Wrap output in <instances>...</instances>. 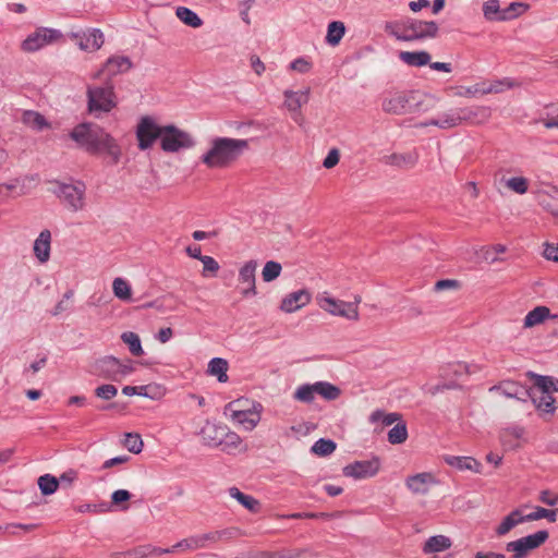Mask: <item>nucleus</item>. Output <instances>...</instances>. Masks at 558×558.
I'll list each match as a JSON object with an SVG mask.
<instances>
[{
	"mask_svg": "<svg viewBox=\"0 0 558 558\" xmlns=\"http://www.w3.org/2000/svg\"><path fill=\"white\" fill-rule=\"evenodd\" d=\"M281 264L275 260H269L265 264L262 277L265 282H271L277 279L281 274Z\"/></svg>",
	"mask_w": 558,
	"mask_h": 558,
	"instance_id": "obj_53",
	"label": "nucleus"
},
{
	"mask_svg": "<svg viewBox=\"0 0 558 558\" xmlns=\"http://www.w3.org/2000/svg\"><path fill=\"white\" fill-rule=\"evenodd\" d=\"M22 121L25 125L36 131H41L49 126L45 117L36 111H25L23 113Z\"/></svg>",
	"mask_w": 558,
	"mask_h": 558,
	"instance_id": "obj_37",
	"label": "nucleus"
},
{
	"mask_svg": "<svg viewBox=\"0 0 558 558\" xmlns=\"http://www.w3.org/2000/svg\"><path fill=\"white\" fill-rule=\"evenodd\" d=\"M502 13L498 0H488L483 4L484 17L488 21H499L498 16Z\"/></svg>",
	"mask_w": 558,
	"mask_h": 558,
	"instance_id": "obj_55",
	"label": "nucleus"
},
{
	"mask_svg": "<svg viewBox=\"0 0 558 558\" xmlns=\"http://www.w3.org/2000/svg\"><path fill=\"white\" fill-rule=\"evenodd\" d=\"M86 96L87 110L96 118L104 113H109L118 105L114 86L111 81H106L102 86L88 85Z\"/></svg>",
	"mask_w": 558,
	"mask_h": 558,
	"instance_id": "obj_4",
	"label": "nucleus"
},
{
	"mask_svg": "<svg viewBox=\"0 0 558 558\" xmlns=\"http://www.w3.org/2000/svg\"><path fill=\"white\" fill-rule=\"evenodd\" d=\"M337 448V445L331 439L320 438L314 442L311 451L318 457H327L331 454Z\"/></svg>",
	"mask_w": 558,
	"mask_h": 558,
	"instance_id": "obj_44",
	"label": "nucleus"
},
{
	"mask_svg": "<svg viewBox=\"0 0 558 558\" xmlns=\"http://www.w3.org/2000/svg\"><path fill=\"white\" fill-rule=\"evenodd\" d=\"M558 508L555 510H549L542 507H536L534 512H531L524 515L525 521H536L541 519H547L549 522L557 521Z\"/></svg>",
	"mask_w": 558,
	"mask_h": 558,
	"instance_id": "obj_48",
	"label": "nucleus"
},
{
	"mask_svg": "<svg viewBox=\"0 0 558 558\" xmlns=\"http://www.w3.org/2000/svg\"><path fill=\"white\" fill-rule=\"evenodd\" d=\"M132 65L130 58L125 56H112L105 62L102 68L93 75V78L98 80L102 74H107V81H111L113 76L128 72Z\"/></svg>",
	"mask_w": 558,
	"mask_h": 558,
	"instance_id": "obj_14",
	"label": "nucleus"
},
{
	"mask_svg": "<svg viewBox=\"0 0 558 558\" xmlns=\"http://www.w3.org/2000/svg\"><path fill=\"white\" fill-rule=\"evenodd\" d=\"M340 160V151L338 148H331L326 158L324 159L323 161V166L326 168V169H331L333 168L335 166L338 165Z\"/></svg>",
	"mask_w": 558,
	"mask_h": 558,
	"instance_id": "obj_61",
	"label": "nucleus"
},
{
	"mask_svg": "<svg viewBox=\"0 0 558 558\" xmlns=\"http://www.w3.org/2000/svg\"><path fill=\"white\" fill-rule=\"evenodd\" d=\"M112 290L118 299L122 301L131 300V286L126 280L122 278H116L112 283Z\"/></svg>",
	"mask_w": 558,
	"mask_h": 558,
	"instance_id": "obj_50",
	"label": "nucleus"
},
{
	"mask_svg": "<svg viewBox=\"0 0 558 558\" xmlns=\"http://www.w3.org/2000/svg\"><path fill=\"white\" fill-rule=\"evenodd\" d=\"M174 553L177 550H196L203 548V544H201V539L198 535L191 536L184 539H181L177 544L173 545Z\"/></svg>",
	"mask_w": 558,
	"mask_h": 558,
	"instance_id": "obj_56",
	"label": "nucleus"
},
{
	"mask_svg": "<svg viewBox=\"0 0 558 558\" xmlns=\"http://www.w3.org/2000/svg\"><path fill=\"white\" fill-rule=\"evenodd\" d=\"M399 58L410 66H424L429 63L430 54L427 51H401Z\"/></svg>",
	"mask_w": 558,
	"mask_h": 558,
	"instance_id": "obj_31",
	"label": "nucleus"
},
{
	"mask_svg": "<svg viewBox=\"0 0 558 558\" xmlns=\"http://www.w3.org/2000/svg\"><path fill=\"white\" fill-rule=\"evenodd\" d=\"M229 494L247 510L256 512L259 509V501L250 495L243 494L239 488L231 487Z\"/></svg>",
	"mask_w": 558,
	"mask_h": 558,
	"instance_id": "obj_39",
	"label": "nucleus"
},
{
	"mask_svg": "<svg viewBox=\"0 0 558 558\" xmlns=\"http://www.w3.org/2000/svg\"><path fill=\"white\" fill-rule=\"evenodd\" d=\"M218 446L228 454H235L236 452L245 451L241 437L234 432L227 430V427L223 428V435L221 440L218 442Z\"/></svg>",
	"mask_w": 558,
	"mask_h": 558,
	"instance_id": "obj_23",
	"label": "nucleus"
},
{
	"mask_svg": "<svg viewBox=\"0 0 558 558\" xmlns=\"http://www.w3.org/2000/svg\"><path fill=\"white\" fill-rule=\"evenodd\" d=\"M162 125L155 122L151 117H143L136 126L137 146L141 150H147L153 147L157 140H160Z\"/></svg>",
	"mask_w": 558,
	"mask_h": 558,
	"instance_id": "obj_8",
	"label": "nucleus"
},
{
	"mask_svg": "<svg viewBox=\"0 0 558 558\" xmlns=\"http://www.w3.org/2000/svg\"><path fill=\"white\" fill-rule=\"evenodd\" d=\"M311 89L307 87L303 90L294 92L291 89H286L283 92L284 102L283 106L291 113L292 119L299 124H303V114L301 112V108L306 105L310 100Z\"/></svg>",
	"mask_w": 558,
	"mask_h": 558,
	"instance_id": "obj_12",
	"label": "nucleus"
},
{
	"mask_svg": "<svg viewBox=\"0 0 558 558\" xmlns=\"http://www.w3.org/2000/svg\"><path fill=\"white\" fill-rule=\"evenodd\" d=\"M223 428L225 426L207 423L202 429L203 439L208 446L219 447L218 442L223 435Z\"/></svg>",
	"mask_w": 558,
	"mask_h": 558,
	"instance_id": "obj_34",
	"label": "nucleus"
},
{
	"mask_svg": "<svg viewBox=\"0 0 558 558\" xmlns=\"http://www.w3.org/2000/svg\"><path fill=\"white\" fill-rule=\"evenodd\" d=\"M538 204L543 209L554 216H558V187L555 185H547L536 192Z\"/></svg>",
	"mask_w": 558,
	"mask_h": 558,
	"instance_id": "obj_20",
	"label": "nucleus"
},
{
	"mask_svg": "<svg viewBox=\"0 0 558 558\" xmlns=\"http://www.w3.org/2000/svg\"><path fill=\"white\" fill-rule=\"evenodd\" d=\"M345 32L344 24L339 21L331 22L328 25L326 40L328 44L335 46L338 45L343 37Z\"/></svg>",
	"mask_w": 558,
	"mask_h": 558,
	"instance_id": "obj_43",
	"label": "nucleus"
},
{
	"mask_svg": "<svg viewBox=\"0 0 558 558\" xmlns=\"http://www.w3.org/2000/svg\"><path fill=\"white\" fill-rule=\"evenodd\" d=\"M432 482L430 473H418L407 478V486L414 494H426Z\"/></svg>",
	"mask_w": 558,
	"mask_h": 558,
	"instance_id": "obj_29",
	"label": "nucleus"
},
{
	"mask_svg": "<svg viewBox=\"0 0 558 558\" xmlns=\"http://www.w3.org/2000/svg\"><path fill=\"white\" fill-rule=\"evenodd\" d=\"M500 391L507 398H514L525 401L527 399V391L525 387L515 381H502L499 385L493 386L490 391Z\"/></svg>",
	"mask_w": 558,
	"mask_h": 558,
	"instance_id": "obj_24",
	"label": "nucleus"
},
{
	"mask_svg": "<svg viewBox=\"0 0 558 558\" xmlns=\"http://www.w3.org/2000/svg\"><path fill=\"white\" fill-rule=\"evenodd\" d=\"M505 185L517 194H525L529 190V180L524 177H512L505 181Z\"/></svg>",
	"mask_w": 558,
	"mask_h": 558,
	"instance_id": "obj_54",
	"label": "nucleus"
},
{
	"mask_svg": "<svg viewBox=\"0 0 558 558\" xmlns=\"http://www.w3.org/2000/svg\"><path fill=\"white\" fill-rule=\"evenodd\" d=\"M311 293L306 289H301L286 295L280 304V310L284 313H293L311 302Z\"/></svg>",
	"mask_w": 558,
	"mask_h": 558,
	"instance_id": "obj_18",
	"label": "nucleus"
},
{
	"mask_svg": "<svg viewBox=\"0 0 558 558\" xmlns=\"http://www.w3.org/2000/svg\"><path fill=\"white\" fill-rule=\"evenodd\" d=\"M124 446L133 453H140L143 450V440L138 434L126 433Z\"/></svg>",
	"mask_w": 558,
	"mask_h": 558,
	"instance_id": "obj_58",
	"label": "nucleus"
},
{
	"mask_svg": "<svg viewBox=\"0 0 558 558\" xmlns=\"http://www.w3.org/2000/svg\"><path fill=\"white\" fill-rule=\"evenodd\" d=\"M315 390L316 395L320 396L327 401H335L341 396V389L328 381H316Z\"/></svg>",
	"mask_w": 558,
	"mask_h": 558,
	"instance_id": "obj_35",
	"label": "nucleus"
},
{
	"mask_svg": "<svg viewBox=\"0 0 558 558\" xmlns=\"http://www.w3.org/2000/svg\"><path fill=\"white\" fill-rule=\"evenodd\" d=\"M452 541L446 535H434L426 539L422 547L425 555L437 554L449 549Z\"/></svg>",
	"mask_w": 558,
	"mask_h": 558,
	"instance_id": "obj_27",
	"label": "nucleus"
},
{
	"mask_svg": "<svg viewBox=\"0 0 558 558\" xmlns=\"http://www.w3.org/2000/svg\"><path fill=\"white\" fill-rule=\"evenodd\" d=\"M361 302V296L355 295L353 302H345L341 300L333 299L331 296H320L318 299V304L320 308L325 312L329 313L333 316H340L347 318L349 320H357L359 315V304Z\"/></svg>",
	"mask_w": 558,
	"mask_h": 558,
	"instance_id": "obj_6",
	"label": "nucleus"
},
{
	"mask_svg": "<svg viewBox=\"0 0 558 558\" xmlns=\"http://www.w3.org/2000/svg\"><path fill=\"white\" fill-rule=\"evenodd\" d=\"M524 434V428L521 426H511L506 428L501 433V440L507 441L508 438L512 437L515 439H520Z\"/></svg>",
	"mask_w": 558,
	"mask_h": 558,
	"instance_id": "obj_63",
	"label": "nucleus"
},
{
	"mask_svg": "<svg viewBox=\"0 0 558 558\" xmlns=\"http://www.w3.org/2000/svg\"><path fill=\"white\" fill-rule=\"evenodd\" d=\"M231 417L240 425H243L247 430H252L260 421L258 412L245 410H234Z\"/></svg>",
	"mask_w": 558,
	"mask_h": 558,
	"instance_id": "obj_30",
	"label": "nucleus"
},
{
	"mask_svg": "<svg viewBox=\"0 0 558 558\" xmlns=\"http://www.w3.org/2000/svg\"><path fill=\"white\" fill-rule=\"evenodd\" d=\"M520 85L521 84L519 82L513 81L509 77H505L502 80H498V81L490 83L486 87H482L481 94L482 95L498 94V93L504 92L506 88L510 89V88L519 87Z\"/></svg>",
	"mask_w": 558,
	"mask_h": 558,
	"instance_id": "obj_38",
	"label": "nucleus"
},
{
	"mask_svg": "<svg viewBox=\"0 0 558 558\" xmlns=\"http://www.w3.org/2000/svg\"><path fill=\"white\" fill-rule=\"evenodd\" d=\"M533 388L547 393H550V391H558V379L550 376L538 375Z\"/></svg>",
	"mask_w": 558,
	"mask_h": 558,
	"instance_id": "obj_52",
	"label": "nucleus"
},
{
	"mask_svg": "<svg viewBox=\"0 0 558 558\" xmlns=\"http://www.w3.org/2000/svg\"><path fill=\"white\" fill-rule=\"evenodd\" d=\"M250 147V141L217 136L210 140L209 149L201 160L210 169H223L233 165Z\"/></svg>",
	"mask_w": 558,
	"mask_h": 558,
	"instance_id": "obj_2",
	"label": "nucleus"
},
{
	"mask_svg": "<svg viewBox=\"0 0 558 558\" xmlns=\"http://www.w3.org/2000/svg\"><path fill=\"white\" fill-rule=\"evenodd\" d=\"M51 232L48 229L43 230L34 242L33 251L37 260L45 264L50 258Z\"/></svg>",
	"mask_w": 558,
	"mask_h": 558,
	"instance_id": "obj_22",
	"label": "nucleus"
},
{
	"mask_svg": "<svg viewBox=\"0 0 558 558\" xmlns=\"http://www.w3.org/2000/svg\"><path fill=\"white\" fill-rule=\"evenodd\" d=\"M229 364L227 360L221 357H214L208 363V374L211 376H216L219 383L228 381V372Z\"/></svg>",
	"mask_w": 558,
	"mask_h": 558,
	"instance_id": "obj_33",
	"label": "nucleus"
},
{
	"mask_svg": "<svg viewBox=\"0 0 558 558\" xmlns=\"http://www.w3.org/2000/svg\"><path fill=\"white\" fill-rule=\"evenodd\" d=\"M85 191L86 186L83 182H76L75 184L60 183L58 195L71 210L77 211L85 206Z\"/></svg>",
	"mask_w": 558,
	"mask_h": 558,
	"instance_id": "obj_9",
	"label": "nucleus"
},
{
	"mask_svg": "<svg viewBox=\"0 0 558 558\" xmlns=\"http://www.w3.org/2000/svg\"><path fill=\"white\" fill-rule=\"evenodd\" d=\"M418 156L416 153L399 154L393 153L384 157V162L398 168H412L416 165Z\"/></svg>",
	"mask_w": 558,
	"mask_h": 558,
	"instance_id": "obj_28",
	"label": "nucleus"
},
{
	"mask_svg": "<svg viewBox=\"0 0 558 558\" xmlns=\"http://www.w3.org/2000/svg\"><path fill=\"white\" fill-rule=\"evenodd\" d=\"M38 486L43 495L48 496L53 494L59 487V481L57 477L45 474L39 476Z\"/></svg>",
	"mask_w": 558,
	"mask_h": 558,
	"instance_id": "obj_49",
	"label": "nucleus"
},
{
	"mask_svg": "<svg viewBox=\"0 0 558 558\" xmlns=\"http://www.w3.org/2000/svg\"><path fill=\"white\" fill-rule=\"evenodd\" d=\"M195 145L193 136L173 124L162 125L160 147L165 153H178Z\"/></svg>",
	"mask_w": 558,
	"mask_h": 558,
	"instance_id": "obj_5",
	"label": "nucleus"
},
{
	"mask_svg": "<svg viewBox=\"0 0 558 558\" xmlns=\"http://www.w3.org/2000/svg\"><path fill=\"white\" fill-rule=\"evenodd\" d=\"M550 311L546 306H537L531 312H529L524 318L525 327H533L543 323L547 317H549Z\"/></svg>",
	"mask_w": 558,
	"mask_h": 558,
	"instance_id": "obj_40",
	"label": "nucleus"
},
{
	"mask_svg": "<svg viewBox=\"0 0 558 558\" xmlns=\"http://www.w3.org/2000/svg\"><path fill=\"white\" fill-rule=\"evenodd\" d=\"M257 268L256 260H248L245 263L240 271H239V281L242 284H245V289L242 291L244 296L255 295L256 294V286H255V272Z\"/></svg>",
	"mask_w": 558,
	"mask_h": 558,
	"instance_id": "obj_21",
	"label": "nucleus"
},
{
	"mask_svg": "<svg viewBox=\"0 0 558 558\" xmlns=\"http://www.w3.org/2000/svg\"><path fill=\"white\" fill-rule=\"evenodd\" d=\"M450 118L457 119L454 128L461 125L463 122H481L490 117V109L488 107H471L461 108L449 112Z\"/></svg>",
	"mask_w": 558,
	"mask_h": 558,
	"instance_id": "obj_15",
	"label": "nucleus"
},
{
	"mask_svg": "<svg viewBox=\"0 0 558 558\" xmlns=\"http://www.w3.org/2000/svg\"><path fill=\"white\" fill-rule=\"evenodd\" d=\"M73 296V291L69 290L64 293L63 299L58 302L52 311V315L57 316L69 310V300Z\"/></svg>",
	"mask_w": 558,
	"mask_h": 558,
	"instance_id": "obj_62",
	"label": "nucleus"
},
{
	"mask_svg": "<svg viewBox=\"0 0 558 558\" xmlns=\"http://www.w3.org/2000/svg\"><path fill=\"white\" fill-rule=\"evenodd\" d=\"M457 121V119H452L450 118L449 116V112L448 113H445L442 117L438 118V119H430L426 122H422L420 123V126L422 128H425V126H429V125H434V126H437L439 129H452L454 128V122Z\"/></svg>",
	"mask_w": 558,
	"mask_h": 558,
	"instance_id": "obj_57",
	"label": "nucleus"
},
{
	"mask_svg": "<svg viewBox=\"0 0 558 558\" xmlns=\"http://www.w3.org/2000/svg\"><path fill=\"white\" fill-rule=\"evenodd\" d=\"M380 469V460L373 457L371 460L354 461L342 469V473L347 477L354 480H363L375 476Z\"/></svg>",
	"mask_w": 558,
	"mask_h": 558,
	"instance_id": "obj_11",
	"label": "nucleus"
},
{
	"mask_svg": "<svg viewBox=\"0 0 558 558\" xmlns=\"http://www.w3.org/2000/svg\"><path fill=\"white\" fill-rule=\"evenodd\" d=\"M529 9V4L523 2H512L506 9H502V13L498 16L499 21H508L515 19L523 14Z\"/></svg>",
	"mask_w": 558,
	"mask_h": 558,
	"instance_id": "obj_46",
	"label": "nucleus"
},
{
	"mask_svg": "<svg viewBox=\"0 0 558 558\" xmlns=\"http://www.w3.org/2000/svg\"><path fill=\"white\" fill-rule=\"evenodd\" d=\"M121 339L129 347L130 352L134 356H141L144 354L141 339L137 333L133 331H126L121 335Z\"/></svg>",
	"mask_w": 558,
	"mask_h": 558,
	"instance_id": "obj_41",
	"label": "nucleus"
},
{
	"mask_svg": "<svg viewBox=\"0 0 558 558\" xmlns=\"http://www.w3.org/2000/svg\"><path fill=\"white\" fill-rule=\"evenodd\" d=\"M113 557L125 556L126 558H146L149 557V544L134 547L125 553H116Z\"/></svg>",
	"mask_w": 558,
	"mask_h": 558,
	"instance_id": "obj_59",
	"label": "nucleus"
},
{
	"mask_svg": "<svg viewBox=\"0 0 558 558\" xmlns=\"http://www.w3.org/2000/svg\"><path fill=\"white\" fill-rule=\"evenodd\" d=\"M316 395L315 383L314 384H304L296 388L293 393V398L296 401L311 403L314 401Z\"/></svg>",
	"mask_w": 558,
	"mask_h": 558,
	"instance_id": "obj_45",
	"label": "nucleus"
},
{
	"mask_svg": "<svg viewBox=\"0 0 558 558\" xmlns=\"http://www.w3.org/2000/svg\"><path fill=\"white\" fill-rule=\"evenodd\" d=\"M60 36L61 34L56 29L40 27L23 40L21 48L25 52H34L53 43Z\"/></svg>",
	"mask_w": 558,
	"mask_h": 558,
	"instance_id": "obj_13",
	"label": "nucleus"
},
{
	"mask_svg": "<svg viewBox=\"0 0 558 558\" xmlns=\"http://www.w3.org/2000/svg\"><path fill=\"white\" fill-rule=\"evenodd\" d=\"M548 537L547 531H537L534 534L507 543L506 550L513 553L512 558H526L530 551L542 546Z\"/></svg>",
	"mask_w": 558,
	"mask_h": 558,
	"instance_id": "obj_7",
	"label": "nucleus"
},
{
	"mask_svg": "<svg viewBox=\"0 0 558 558\" xmlns=\"http://www.w3.org/2000/svg\"><path fill=\"white\" fill-rule=\"evenodd\" d=\"M445 462L460 471H472L474 473L482 472V464L472 457H457V456H445Z\"/></svg>",
	"mask_w": 558,
	"mask_h": 558,
	"instance_id": "obj_25",
	"label": "nucleus"
},
{
	"mask_svg": "<svg viewBox=\"0 0 558 558\" xmlns=\"http://www.w3.org/2000/svg\"><path fill=\"white\" fill-rule=\"evenodd\" d=\"M201 262L203 263L204 269L203 275L206 276V272L216 274L219 269V264L211 256H204Z\"/></svg>",
	"mask_w": 558,
	"mask_h": 558,
	"instance_id": "obj_64",
	"label": "nucleus"
},
{
	"mask_svg": "<svg viewBox=\"0 0 558 558\" xmlns=\"http://www.w3.org/2000/svg\"><path fill=\"white\" fill-rule=\"evenodd\" d=\"M437 99L416 90L396 92L384 98L381 108L386 113L403 116L426 112L435 107Z\"/></svg>",
	"mask_w": 558,
	"mask_h": 558,
	"instance_id": "obj_3",
	"label": "nucleus"
},
{
	"mask_svg": "<svg viewBox=\"0 0 558 558\" xmlns=\"http://www.w3.org/2000/svg\"><path fill=\"white\" fill-rule=\"evenodd\" d=\"M70 137L89 154L107 153L112 163L121 158V148L116 140L97 124L85 122L77 124L70 133Z\"/></svg>",
	"mask_w": 558,
	"mask_h": 558,
	"instance_id": "obj_1",
	"label": "nucleus"
},
{
	"mask_svg": "<svg viewBox=\"0 0 558 558\" xmlns=\"http://www.w3.org/2000/svg\"><path fill=\"white\" fill-rule=\"evenodd\" d=\"M117 393L118 389L111 384L101 385L95 389L96 397L102 400H111Z\"/></svg>",
	"mask_w": 558,
	"mask_h": 558,
	"instance_id": "obj_60",
	"label": "nucleus"
},
{
	"mask_svg": "<svg viewBox=\"0 0 558 558\" xmlns=\"http://www.w3.org/2000/svg\"><path fill=\"white\" fill-rule=\"evenodd\" d=\"M371 422L375 423L381 420L383 424L385 426H390L393 423L403 422L402 416L399 413L392 412V413H385L384 411L377 410L372 413L369 417Z\"/></svg>",
	"mask_w": 558,
	"mask_h": 558,
	"instance_id": "obj_51",
	"label": "nucleus"
},
{
	"mask_svg": "<svg viewBox=\"0 0 558 558\" xmlns=\"http://www.w3.org/2000/svg\"><path fill=\"white\" fill-rule=\"evenodd\" d=\"M408 438V428L405 422L397 423L389 432H388V441L391 445L403 444Z\"/></svg>",
	"mask_w": 558,
	"mask_h": 558,
	"instance_id": "obj_42",
	"label": "nucleus"
},
{
	"mask_svg": "<svg viewBox=\"0 0 558 558\" xmlns=\"http://www.w3.org/2000/svg\"><path fill=\"white\" fill-rule=\"evenodd\" d=\"M80 49L85 51H96L104 45V34L100 29L94 28L83 34H72Z\"/></svg>",
	"mask_w": 558,
	"mask_h": 558,
	"instance_id": "obj_19",
	"label": "nucleus"
},
{
	"mask_svg": "<svg viewBox=\"0 0 558 558\" xmlns=\"http://www.w3.org/2000/svg\"><path fill=\"white\" fill-rule=\"evenodd\" d=\"M120 360L112 355L98 359L92 366V373L108 380H119Z\"/></svg>",
	"mask_w": 558,
	"mask_h": 558,
	"instance_id": "obj_16",
	"label": "nucleus"
},
{
	"mask_svg": "<svg viewBox=\"0 0 558 558\" xmlns=\"http://www.w3.org/2000/svg\"><path fill=\"white\" fill-rule=\"evenodd\" d=\"M125 396L138 395L150 399H159L165 395V389L159 385L125 386L122 389Z\"/></svg>",
	"mask_w": 558,
	"mask_h": 558,
	"instance_id": "obj_26",
	"label": "nucleus"
},
{
	"mask_svg": "<svg viewBox=\"0 0 558 558\" xmlns=\"http://www.w3.org/2000/svg\"><path fill=\"white\" fill-rule=\"evenodd\" d=\"M384 28L387 34L393 36L396 39L407 41V38H403V36L408 35L405 20L400 22H387Z\"/></svg>",
	"mask_w": 558,
	"mask_h": 558,
	"instance_id": "obj_47",
	"label": "nucleus"
},
{
	"mask_svg": "<svg viewBox=\"0 0 558 558\" xmlns=\"http://www.w3.org/2000/svg\"><path fill=\"white\" fill-rule=\"evenodd\" d=\"M405 23L408 35L403 36V38H407V41L435 38L438 35L439 28L434 21L408 19Z\"/></svg>",
	"mask_w": 558,
	"mask_h": 558,
	"instance_id": "obj_10",
	"label": "nucleus"
},
{
	"mask_svg": "<svg viewBox=\"0 0 558 558\" xmlns=\"http://www.w3.org/2000/svg\"><path fill=\"white\" fill-rule=\"evenodd\" d=\"M522 522H526L524 515H521L519 510H513L497 526L496 534L498 536H504Z\"/></svg>",
	"mask_w": 558,
	"mask_h": 558,
	"instance_id": "obj_32",
	"label": "nucleus"
},
{
	"mask_svg": "<svg viewBox=\"0 0 558 558\" xmlns=\"http://www.w3.org/2000/svg\"><path fill=\"white\" fill-rule=\"evenodd\" d=\"M527 398L532 400L541 416L546 417L555 413L556 400L550 393L531 388L527 391Z\"/></svg>",
	"mask_w": 558,
	"mask_h": 558,
	"instance_id": "obj_17",
	"label": "nucleus"
},
{
	"mask_svg": "<svg viewBox=\"0 0 558 558\" xmlns=\"http://www.w3.org/2000/svg\"><path fill=\"white\" fill-rule=\"evenodd\" d=\"M175 15L181 22L193 28H198L203 25L202 19L194 11L186 7H178L175 10Z\"/></svg>",
	"mask_w": 558,
	"mask_h": 558,
	"instance_id": "obj_36",
	"label": "nucleus"
}]
</instances>
